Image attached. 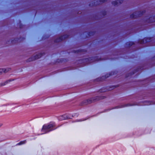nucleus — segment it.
Instances as JSON below:
<instances>
[{"label": "nucleus", "mask_w": 155, "mask_h": 155, "mask_svg": "<svg viewBox=\"0 0 155 155\" xmlns=\"http://www.w3.org/2000/svg\"><path fill=\"white\" fill-rule=\"evenodd\" d=\"M124 0H117L116 1L113 2L112 3V5L114 6L117 5L118 3L121 4L123 2Z\"/></svg>", "instance_id": "nucleus-6"}, {"label": "nucleus", "mask_w": 155, "mask_h": 155, "mask_svg": "<svg viewBox=\"0 0 155 155\" xmlns=\"http://www.w3.org/2000/svg\"><path fill=\"white\" fill-rule=\"evenodd\" d=\"M79 52V50H78L77 51H76V52H77V53H78Z\"/></svg>", "instance_id": "nucleus-16"}, {"label": "nucleus", "mask_w": 155, "mask_h": 155, "mask_svg": "<svg viewBox=\"0 0 155 155\" xmlns=\"http://www.w3.org/2000/svg\"><path fill=\"white\" fill-rule=\"evenodd\" d=\"M42 56V54L41 53H39L37 54L34 57L33 59L31 60L30 59H29V61H33L37 59L40 58Z\"/></svg>", "instance_id": "nucleus-5"}, {"label": "nucleus", "mask_w": 155, "mask_h": 155, "mask_svg": "<svg viewBox=\"0 0 155 155\" xmlns=\"http://www.w3.org/2000/svg\"><path fill=\"white\" fill-rule=\"evenodd\" d=\"M133 44H134L133 42H130L129 43L128 45L129 46H132V45H133Z\"/></svg>", "instance_id": "nucleus-13"}, {"label": "nucleus", "mask_w": 155, "mask_h": 155, "mask_svg": "<svg viewBox=\"0 0 155 155\" xmlns=\"http://www.w3.org/2000/svg\"><path fill=\"white\" fill-rule=\"evenodd\" d=\"M130 106V104H127V106Z\"/></svg>", "instance_id": "nucleus-17"}, {"label": "nucleus", "mask_w": 155, "mask_h": 155, "mask_svg": "<svg viewBox=\"0 0 155 155\" xmlns=\"http://www.w3.org/2000/svg\"><path fill=\"white\" fill-rule=\"evenodd\" d=\"M104 96H100L92 98L91 99L84 101L81 104V105H84L90 104L92 102L102 99L105 98Z\"/></svg>", "instance_id": "nucleus-2"}, {"label": "nucleus", "mask_w": 155, "mask_h": 155, "mask_svg": "<svg viewBox=\"0 0 155 155\" xmlns=\"http://www.w3.org/2000/svg\"><path fill=\"white\" fill-rule=\"evenodd\" d=\"M99 79V78H98L97 79V80H98Z\"/></svg>", "instance_id": "nucleus-21"}, {"label": "nucleus", "mask_w": 155, "mask_h": 155, "mask_svg": "<svg viewBox=\"0 0 155 155\" xmlns=\"http://www.w3.org/2000/svg\"><path fill=\"white\" fill-rule=\"evenodd\" d=\"M120 107H119L118 106H117V107L116 108H120Z\"/></svg>", "instance_id": "nucleus-19"}, {"label": "nucleus", "mask_w": 155, "mask_h": 155, "mask_svg": "<svg viewBox=\"0 0 155 155\" xmlns=\"http://www.w3.org/2000/svg\"><path fill=\"white\" fill-rule=\"evenodd\" d=\"M102 2H105V0H102Z\"/></svg>", "instance_id": "nucleus-18"}, {"label": "nucleus", "mask_w": 155, "mask_h": 155, "mask_svg": "<svg viewBox=\"0 0 155 155\" xmlns=\"http://www.w3.org/2000/svg\"><path fill=\"white\" fill-rule=\"evenodd\" d=\"M150 39L148 38H145L143 40H141L140 41V44H142L144 43L145 41L146 42H147L148 41H150Z\"/></svg>", "instance_id": "nucleus-9"}, {"label": "nucleus", "mask_w": 155, "mask_h": 155, "mask_svg": "<svg viewBox=\"0 0 155 155\" xmlns=\"http://www.w3.org/2000/svg\"><path fill=\"white\" fill-rule=\"evenodd\" d=\"M68 35H65L59 37L58 38L56 39L55 41V42H59L62 41L64 39L68 38Z\"/></svg>", "instance_id": "nucleus-4"}, {"label": "nucleus", "mask_w": 155, "mask_h": 155, "mask_svg": "<svg viewBox=\"0 0 155 155\" xmlns=\"http://www.w3.org/2000/svg\"><path fill=\"white\" fill-rule=\"evenodd\" d=\"M26 143V140L21 141L19 143H18L17 145H21L25 143Z\"/></svg>", "instance_id": "nucleus-11"}, {"label": "nucleus", "mask_w": 155, "mask_h": 155, "mask_svg": "<svg viewBox=\"0 0 155 155\" xmlns=\"http://www.w3.org/2000/svg\"><path fill=\"white\" fill-rule=\"evenodd\" d=\"M2 125V123H0V127H1Z\"/></svg>", "instance_id": "nucleus-15"}, {"label": "nucleus", "mask_w": 155, "mask_h": 155, "mask_svg": "<svg viewBox=\"0 0 155 155\" xmlns=\"http://www.w3.org/2000/svg\"><path fill=\"white\" fill-rule=\"evenodd\" d=\"M147 21L148 22H153L155 21V16H152L148 19Z\"/></svg>", "instance_id": "nucleus-7"}, {"label": "nucleus", "mask_w": 155, "mask_h": 155, "mask_svg": "<svg viewBox=\"0 0 155 155\" xmlns=\"http://www.w3.org/2000/svg\"><path fill=\"white\" fill-rule=\"evenodd\" d=\"M109 76L107 75V77H106V76L105 77V78H107V77H108Z\"/></svg>", "instance_id": "nucleus-20"}, {"label": "nucleus", "mask_w": 155, "mask_h": 155, "mask_svg": "<svg viewBox=\"0 0 155 155\" xmlns=\"http://www.w3.org/2000/svg\"><path fill=\"white\" fill-rule=\"evenodd\" d=\"M59 126H57L54 122H51L48 124H44L41 129L42 134L48 133L50 131L55 130Z\"/></svg>", "instance_id": "nucleus-1"}, {"label": "nucleus", "mask_w": 155, "mask_h": 155, "mask_svg": "<svg viewBox=\"0 0 155 155\" xmlns=\"http://www.w3.org/2000/svg\"><path fill=\"white\" fill-rule=\"evenodd\" d=\"M143 12H136L131 15L130 17L132 18H137L138 17L140 16L143 14Z\"/></svg>", "instance_id": "nucleus-3"}, {"label": "nucleus", "mask_w": 155, "mask_h": 155, "mask_svg": "<svg viewBox=\"0 0 155 155\" xmlns=\"http://www.w3.org/2000/svg\"><path fill=\"white\" fill-rule=\"evenodd\" d=\"M79 120L78 121H83V120Z\"/></svg>", "instance_id": "nucleus-14"}, {"label": "nucleus", "mask_w": 155, "mask_h": 155, "mask_svg": "<svg viewBox=\"0 0 155 155\" xmlns=\"http://www.w3.org/2000/svg\"><path fill=\"white\" fill-rule=\"evenodd\" d=\"M67 118V117H65V115H64V116H61V117H60L59 118V120H63L66 119Z\"/></svg>", "instance_id": "nucleus-10"}, {"label": "nucleus", "mask_w": 155, "mask_h": 155, "mask_svg": "<svg viewBox=\"0 0 155 155\" xmlns=\"http://www.w3.org/2000/svg\"><path fill=\"white\" fill-rule=\"evenodd\" d=\"M6 69H0V75H1L2 72L5 73Z\"/></svg>", "instance_id": "nucleus-12"}, {"label": "nucleus", "mask_w": 155, "mask_h": 155, "mask_svg": "<svg viewBox=\"0 0 155 155\" xmlns=\"http://www.w3.org/2000/svg\"><path fill=\"white\" fill-rule=\"evenodd\" d=\"M13 79H9L8 80H7L5 82L2 83H1V84L0 85V86H3L7 84L8 83L10 82L11 81H13Z\"/></svg>", "instance_id": "nucleus-8"}]
</instances>
